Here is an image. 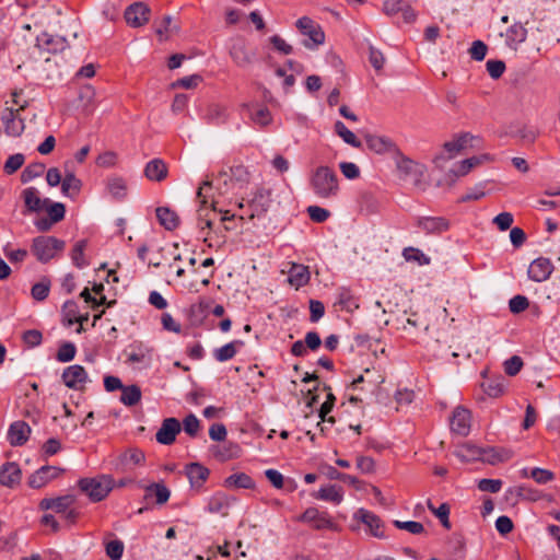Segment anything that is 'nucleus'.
<instances>
[{
    "mask_svg": "<svg viewBox=\"0 0 560 560\" xmlns=\"http://www.w3.org/2000/svg\"><path fill=\"white\" fill-rule=\"evenodd\" d=\"M62 472V468L56 466H43L30 477L28 485L34 489H39L46 486L49 481L59 477Z\"/></svg>",
    "mask_w": 560,
    "mask_h": 560,
    "instance_id": "ddd939ff",
    "label": "nucleus"
},
{
    "mask_svg": "<svg viewBox=\"0 0 560 560\" xmlns=\"http://www.w3.org/2000/svg\"><path fill=\"white\" fill-rule=\"evenodd\" d=\"M544 498L545 495L541 491L526 485L510 487L504 493L505 501L512 504H516L520 500L536 502Z\"/></svg>",
    "mask_w": 560,
    "mask_h": 560,
    "instance_id": "0eeeda50",
    "label": "nucleus"
},
{
    "mask_svg": "<svg viewBox=\"0 0 560 560\" xmlns=\"http://www.w3.org/2000/svg\"><path fill=\"white\" fill-rule=\"evenodd\" d=\"M553 270V266L551 261L547 258L539 257L532 261V264L528 267V277L536 281V282H542L546 281L551 272Z\"/></svg>",
    "mask_w": 560,
    "mask_h": 560,
    "instance_id": "2eb2a0df",
    "label": "nucleus"
},
{
    "mask_svg": "<svg viewBox=\"0 0 560 560\" xmlns=\"http://www.w3.org/2000/svg\"><path fill=\"white\" fill-rule=\"evenodd\" d=\"M270 191L265 189H259L255 194L254 198L250 200L249 207L252 208V213L249 218L253 219L256 215H260L267 212L270 206Z\"/></svg>",
    "mask_w": 560,
    "mask_h": 560,
    "instance_id": "5701e85b",
    "label": "nucleus"
},
{
    "mask_svg": "<svg viewBox=\"0 0 560 560\" xmlns=\"http://www.w3.org/2000/svg\"><path fill=\"white\" fill-rule=\"evenodd\" d=\"M212 184L213 182L211 179H206L201 183L197 190V199L200 203L197 210V220L201 230L212 228L213 217L217 212L222 213V222L230 221L235 217L234 213L230 214V211L218 210L217 206L219 201L214 196L209 195V191L212 189Z\"/></svg>",
    "mask_w": 560,
    "mask_h": 560,
    "instance_id": "f257e3e1",
    "label": "nucleus"
},
{
    "mask_svg": "<svg viewBox=\"0 0 560 560\" xmlns=\"http://www.w3.org/2000/svg\"><path fill=\"white\" fill-rule=\"evenodd\" d=\"M145 498L155 497V502L160 505L166 503L171 497V491L163 483H151L144 488Z\"/></svg>",
    "mask_w": 560,
    "mask_h": 560,
    "instance_id": "58836bf2",
    "label": "nucleus"
},
{
    "mask_svg": "<svg viewBox=\"0 0 560 560\" xmlns=\"http://www.w3.org/2000/svg\"><path fill=\"white\" fill-rule=\"evenodd\" d=\"M180 430V422L176 418H166L158 430L155 439L162 445H171L175 442Z\"/></svg>",
    "mask_w": 560,
    "mask_h": 560,
    "instance_id": "9b49d317",
    "label": "nucleus"
},
{
    "mask_svg": "<svg viewBox=\"0 0 560 560\" xmlns=\"http://www.w3.org/2000/svg\"><path fill=\"white\" fill-rule=\"evenodd\" d=\"M231 177L232 188H237L241 192L244 190L249 183V172L243 165H235L225 168Z\"/></svg>",
    "mask_w": 560,
    "mask_h": 560,
    "instance_id": "bb28decb",
    "label": "nucleus"
},
{
    "mask_svg": "<svg viewBox=\"0 0 560 560\" xmlns=\"http://www.w3.org/2000/svg\"><path fill=\"white\" fill-rule=\"evenodd\" d=\"M225 487L228 488H241V489H252L255 483L254 480L244 472L233 474L229 476L224 481Z\"/></svg>",
    "mask_w": 560,
    "mask_h": 560,
    "instance_id": "ea45409f",
    "label": "nucleus"
},
{
    "mask_svg": "<svg viewBox=\"0 0 560 560\" xmlns=\"http://www.w3.org/2000/svg\"><path fill=\"white\" fill-rule=\"evenodd\" d=\"M21 480V469L15 463H8L0 469V483L5 487H13Z\"/></svg>",
    "mask_w": 560,
    "mask_h": 560,
    "instance_id": "7c9ffc66",
    "label": "nucleus"
},
{
    "mask_svg": "<svg viewBox=\"0 0 560 560\" xmlns=\"http://www.w3.org/2000/svg\"><path fill=\"white\" fill-rule=\"evenodd\" d=\"M141 399V389L137 385L124 386L120 401L126 406H135Z\"/></svg>",
    "mask_w": 560,
    "mask_h": 560,
    "instance_id": "c03bdc74",
    "label": "nucleus"
},
{
    "mask_svg": "<svg viewBox=\"0 0 560 560\" xmlns=\"http://www.w3.org/2000/svg\"><path fill=\"white\" fill-rule=\"evenodd\" d=\"M475 139L474 136L469 133H463L457 138L444 143V151L446 155L441 154L435 158V163L439 164L441 161H447L455 158L463 150H465L468 145H471L470 142Z\"/></svg>",
    "mask_w": 560,
    "mask_h": 560,
    "instance_id": "9d476101",
    "label": "nucleus"
},
{
    "mask_svg": "<svg viewBox=\"0 0 560 560\" xmlns=\"http://www.w3.org/2000/svg\"><path fill=\"white\" fill-rule=\"evenodd\" d=\"M513 457V452L503 447H489L483 448V454L481 456V460L488 463L490 465H497L499 463H504L510 460Z\"/></svg>",
    "mask_w": 560,
    "mask_h": 560,
    "instance_id": "393cba45",
    "label": "nucleus"
},
{
    "mask_svg": "<svg viewBox=\"0 0 560 560\" xmlns=\"http://www.w3.org/2000/svg\"><path fill=\"white\" fill-rule=\"evenodd\" d=\"M21 196L30 212H39L49 203V199L40 198L39 191L35 187L25 188Z\"/></svg>",
    "mask_w": 560,
    "mask_h": 560,
    "instance_id": "aec40b11",
    "label": "nucleus"
},
{
    "mask_svg": "<svg viewBox=\"0 0 560 560\" xmlns=\"http://www.w3.org/2000/svg\"><path fill=\"white\" fill-rule=\"evenodd\" d=\"M402 256L407 261H415L420 266L430 264V258L425 256L420 249L415 247L405 248Z\"/></svg>",
    "mask_w": 560,
    "mask_h": 560,
    "instance_id": "3c124183",
    "label": "nucleus"
},
{
    "mask_svg": "<svg viewBox=\"0 0 560 560\" xmlns=\"http://www.w3.org/2000/svg\"><path fill=\"white\" fill-rule=\"evenodd\" d=\"M244 342L242 340H234L224 345L221 348L214 350V358L219 362H224L232 359L236 352L237 348L242 347Z\"/></svg>",
    "mask_w": 560,
    "mask_h": 560,
    "instance_id": "a19ab883",
    "label": "nucleus"
},
{
    "mask_svg": "<svg viewBox=\"0 0 560 560\" xmlns=\"http://www.w3.org/2000/svg\"><path fill=\"white\" fill-rule=\"evenodd\" d=\"M489 154H482L479 156H472L462 161L455 170L452 172L455 176H464L468 174L475 166L482 164L485 161H490Z\"/></svg>",
    "mask_w": 560,
    "mask_h": 560,
    "instance_id": "f704fd0d",
    "label": "nucleus"
},
{
    "mask_svg": "<svg viewBox=\"0 0 560 560\" xmlns=\"http://www.w3.org/2000/svg\"><path fill=\"white\" fill-rule=\"evenodd\" d=\"M107 192L117 200H122L127 196L128 186L125 178L113 175L106 179Z\"/></svg>",
    "mask_w": 560,
    "mask_h": 560,
    "instance_id": "c756f323",
    "label": "nucleus"
},
{
    "mask_svg": "<svg viewBox=\"0 0 560 560\" xmlns=\"http://www.w3.org/2000/svg\"><path fill=\"white\" fill-rule=\"evenodd\" d=\"M168 168L166 163L161 159H153L147 163L144 175L149 180L162 182L167 177Z\"/></svg>",
    "mask_w": 560,
    "mask_h": 560,
    "instance_id": "412c9836",
    "label": "nucleus"
},
{
    "mask_svg": "<svg viewBox=\"0 0 560 560\" xmlns=\"http://www.w3.org/2000/svg\"><path fill=\"white\" fill-rule=\"evenodd\" d=\"M226 108L220 104H212L207 112V118L213 122H223L226 120Z\"/></svg>",
    "mask_w": 560,
    "mask_h": 560,
    "instance_id": "864d4df0",
    "label": "nucleus"
},
{
    "mask_svg": "<svg viewBox=\"0 0 560 560\" xmlns=\"http://www.w3.org/2000/svg\"><path fill=\"white\" fill-rule=\"evenodd\" d=\"M118 163V154L114 151H105L96 159V164L104 168H110Z\"/></svg>",
    "mask_w": 560,
    "mask_h": 560,
    "instance_id": "bf43d9fd",
    "label": "nucleus"
},
{
    "mask_svg": "<svg viewBox=\"0 0 560 560\" xmlns=\"http://www.w3.org/2000/svg\"><path fill=\"white\" fill-rule=\"evenodd\" d=\"M296 27L300 33L304 36H307L308 39L303 42V45L313 49L325 42V34L318 23L313 21L308 16H302L296 21Z\"/></svg>",
    "mask_w": 560,
    "mask_h": 560,
    "instance_id": "423d86ee",
    "label": "nucleus"
},
{
    "mask_svg": "<svg viewBox=\"0 0 560 560\" xmlns=\"http://www.w3.org/2000/svg\"><path fill=\"white\" fill-rule=\"evenodd\" d=\"M49 289H50V282L47 280H43L40 282L35 283L32 287V291H31L33 299H35L37 301L45 300L48 296Z\"/></svg>",
    "mask_w": 560,
    "mask_h": 560,
    "instance_id": "338daca9",
    "label": "nucleus"
},
{
    "mask_svg": "<svg viewBox=\"0 0 560 560\" xmlns=\"http://www.w3.org/2000/svg\"><path fill=\"white\" fill-rule=\"evenodd\" d=\"M25 158L22 153H16L8 158L4 163L3 170L7 174L15 173L24 164Z\"/></svg>",
    "mask_w": 560,
    "mask_h": 560,
    "instance_id": "13d9d810",
    "label": "nucleus"
},
{
    "mask_svg": "<svg viewBox=\"0 0 560 560\" xmlns=\"http://www.w3.org/2000/svg\"><path fill=\"white\" fill-rule=\"evenodd\" d=\"M124 548V542L119 539L110 540L105 545L106 555L112 560H120Z\"/></svg>",
    "mask_w": 560,
    "mask_h": 560,
    "instance_id": "6e6d98bb",
    "label": "nucleus"
},
{
    "mask_svg": "<svg viewBox=\"0 0 560 560\" xmlns=\"http://www.w3.org/2000/svg\"><path fill=\"white\" fill-rule=\"evenodd\" d=\"M527 31L521 23L511 25L505 33V43L512 48L516 49L517 45L526 39Z\"/></svg>",
    "mask_w": 560,
    "mask_h": 560,
    "instance_id": "72a5a7b5",
    "label": "nucleus"
},
{
    "mask_svg": "<svg viewBox=\"0 0 560 560\" xmlns=\"http://www.w3.org/2000/svg\"><path fill=\"white\" fill-rule=\"evenodd\" d=\"M306 212L311 220L317 223H323L330 217V212L319 206H310Z\"/></svg>",
    "mask_w": 560,
    "mask_h": 560,
    "instance_id": "052dcab7",
    "label": "nucleus"
},
{
    "mask_svg": "<svg viewBox=\"0 0 560 560\" xmlns=\"http://www.w3.org/2000/svg\"><path fill=\"white\" fill-rule=\"evenodd\" d=\"M144 460V454L140 450L131 448L119 455L115 463L116 470H125L130 465H140Z\"/></svg>",
    "mask_w": 560,
    "mask_h": 560,
    "instance_id": "cd10ccee",
    "label": "nucleus"
},
{
    "mask_svg": "<svg viewBox=\"0 0 560 560\" xmlns=\"http://www.w3.org/2000/svg\"><path fill=\"white\" fill-rule=\"evenodd\" d=\"M151 10L144 2H135L125 10L126 23L131 27H141L150 20Z\"/></svg>",
    "mask_w": 560,
    "mask_h": 560,
    "instance_id": "1a4fd4ad",
    "label": "nucleus"
},
{
    "mask_svg": "<svg viewBox=\"0 0 560 560\" xmlns=\"http://www.w3.org/2000/svg\"><path fill=\"white\" fill-rule=\"evenodd\" d=\"M233 499L223 492H218L209 498L206 510L211 514H220L225 517L229 515V510Z\"/></svg>",
    "mask_w": 560,
    "mask_h": 560,
    "instance_id": "a211bd4d",
    "label": "nucleus"
},
{
    "mask_svg": "<svg viewBox=\"0 0 560 560\" xmlns=\"http://www.w3.org/2000/svg\"><path fill=\"white\" fill-rule=\"evenodd\" d=\"M217 191L219 196H228L230 194L238 195L237 188H232V182L229 172L222 168L217 177Z\"/></svg>",
    "mask_w": 560,
    "mask_h": 560,
    "instance_id": "4c0bfd02",
    "label": "nucleus"
},
{
    "mask_svg": "<svg viewBox=\"0 0 560 560\" xmlns=\"http://www.w3.org/2000/svg\"><path fill=\"white\" fill-rule=\"evenodd\" d=\"M314 497L318 500L329 501L336 504H339L343 499L341 488L336 485L320 488Z\"/></svg>",
    "mask_w": 560,
    "mask_h": 560,
    "instance_id": "c9c22d12",
    "label": "nucleus"
},
{
    "mask_svg": "<svg viewBox=\"0 0 560 560\" xmlns=\"http://www.w3.org/2000/svg\"><path fill=\"white\" fill-rule=\"evenodd\" d=\"M471 428V413L464 407H457L451 418V429L454 433L466 436Z\"/></svg>",
    "mask_w": 560,
    "mask_h": 560,
    "instance_id": "f8f14e48",
    "label": "nucleus"
},
{
    "mask_svg": "<svg viewBox=\"0 0 560 560\" xmlns=\"http://www.w3.org/2000/svg\"><path fill=\"white\" fill-rule=\"evenodd\" d=\"M177 31L178 27L176 25H172V16L166 15L163 18L160 26L156 28V35L159 36L160 40H166Z\"/></svg>",
    "mask_w": 560,
    "mask_h": 560,
    "instance_id": "8fccbe9b",
    "label": "nucleus"
},
{
    "mask_svg": "<svg viewBox=\"0 0 560 560\" xmlns=\"http://www.w3.org/2000/svg\"><path fill=\"white\" fill-rule=\"evenodd\" d=\"M155 212L160 224L166 230L173 231L179 225V217L174 210L167 207H159Z\"/></svg>",
    "mask_w": 560,
    "mask_h": 560,
    "instance_id": "473e14b6",
    "label": "nucleus"
},
{
    "mask_svg": "<svg viewBox=\"0 0 560 560\" xmlns=\"http://www.w3.org/2000/svg\"><path fill=\"white\" fill-rule=\"evenodd\" d=\"M243 108L247 110L250 120L260 127H266L272 121L271 113L267 107L244 104Z\"/></svg>",
    "mask_w": 560,
    "mask_h": 560,
    "instance_id": "a878e982",
    "label": "nucleus"
},
{
    "mask_svg": "<svg viewBox=\"0 0 560 560\" xmlns=\"http://www.w3.org/2000/svg\"><path fill=\"white\" fill-rule=\"evenodd\" d=\"M530 478L539 485H546L555 479V474L551 470L535 467L530 470Z\"/></svg>",
    "mask_w": 560,
    "mask_h": 560,
    "instance_id": "4d7b16f0",
    "label": "nucleus"
},
{
    "mask_svg": "<svg viewBox=\"0 0 560 560\" xmlns=\"http://www.w3.org/2000/svg\"><path fill=\"white\" fill-rule=\"evenodd\" d=\"M86 241L81 240L77 242L71 250V259L78 268H82L86 265L84 259V250L86 248Z\"/></svg>",
    "mask_w": 560,
    "mask_h": 560,
    "instance_id": "603ef678",
    "label": "nucleus"
},
{
    "mask_svg": "<svg viewBox=\"0 0 560 560\" xmlns=\"http://www.w3.org/2000/svg\"><path fill=\"white\" fill-rule=\"evenodd\" d=\"M78 485L93 502H100L113 490L115 480L110 475H100L94 478H82Z\"/></svg>",
    "mask_w": 560,
    "mask_h": 560,
    "instance_id": "7ed1b4c3",
    "label": "nucleus"
},
{
    "mask_svg": "<svg viewBox=\"0 0 560 560\" xmlns=\"http://www.w3.org/2000/svg\"><path fill=\"white\" fill-rule=\"evenodd\" d=\"M483 448L470 443L460 445L456 451V456L463 462L481 460Z\"/></svg>",
    "mask_w": 560,
    "mask_h": 560,
    "instance_id": "e433bc0d",
    "label": "nucleus"
},
{
    "mask_svg": "<svg viewBox=\"0 0 560 560\" xmlns=\"http://www.w3.org/2000/svg\"><path fill=\"white\" fill-rule=\"evenodd\" d=\"M310 187L320 200L337 198L340 189L336 172L326 165H320L311 173Z\"/></svg>",
    "mask_w": 560,
    "mask_h": 560,
    "instance_id": "f03ea898",
    "label": "nucleus"
},
{
    "mask_svg": "<svg viewBox=\"0 0 560 560\" xmlns=\"http://www.w3.org/2000/svg\"><path fill=\"white\" fill-rule=\"evenodd\" d=\"M503 365L504 372L509 376H515L523 368V360L518 355H513L510 359L505 360Z\"/></svg>",
    "mask_w": 560,
    "mask_h": 560,
    "instance_id": "0e129e2a",
    "label": "nucleus"
},
{
    "mask_svg": "<svg viewBox=\"0 0 560 560\" xmlns=\"http://www.w3.org/2000/svg\"><path fill=\"white\" fill-rule=\"evenodd\" d=\"M398 170L413 184H419L425 173V166L410 159H401L398 162Z\"/></svg>",
    "mask_w": 560,
    "mask_h": 560,
    "instance_id": "f3484780",
    "label": "nucleus"
},
{
    "mask_svg": "<svg viewBox=\"0 0 560 560\" xmlns=\"http://www.w3.org/2000/svg\"><path fill=\"white\" fill-rule=\"evenodd\" d=\"M419 228L427 233H442L448 230L450 223L442 217H423L417 221Z\"/></svg>",
    "mask_w": 560,
    "mask_h": 560,
    "instance_id": "4be33fe9",
    "label": "nucleus"
},
{
    "mask_svg": "<svg viewBox=\"0 0 560 560\" xmlns=\"http://www.w3.org/2000/svg\"><path fill=\"white\" fill-rule=\"evenodd\" d=\"M44 209H46V211L49 215V219L54 223H57L65 218L66 207L61 202H54V203L49 202Z\"/></svg>",
    "mask_w": 560,
    "mask_h": 560,
    "instance_id": "5fc2aeb1",
    "label": "nucleus"
},
{
    "mask_svg": "<svg viewBox=\"0 0 560 560\" xmlns=\"http://www.w3.org/2000/svg\"><path fill=\"white\" fill-rule=\"evenodd\" d=\"M45 171V165L43 163H32L26 166L21 173V182L26 184L34 178H37L43 175Z\"/></svg>",
    "mask_w": 560,
    "mask_h": 560,
    "instance_id": "09e8293b",
    "label": "nucleus"
},
{
    "mask_svg": "<svg viewBox=\"0 0 560 560\" xmlns=\"http://www.w3.org/2000/svg\"><path fill=\"white\" fill-rule=\"evenodd\" d=\"M230 56L238 67L245 68L253 63L255 55L248 51L242 42H238L232 45Z\"/></svg>",
    "mask_w": 560,
    "mask_h": 560,
    "instance_id": "b1692460",
    "label": "nucleus"
},
{
    "mask_svg": "<svg viewBox=\"0 0 560 560\" xmlns=\"http://www.w3.org/2000/svg\"><path fill=\"white\" fill-rule=\"evenodd\" d=\"M65 242L54 236H37L32 242V253L40 262H48L65 249Z\"/></svg>",
    "mask_w": 560,
    "mask_h": 560,
    "instance_id": "20e7f679",
    "label": "nucleus"
},
{
    "mask_svg": "<svg viewBox=\"0 0 560 560\" xmlns=\"http://www.w3.org/2000/svg\"><path fill=\"white\" fill-rule=\"evenodd\" d=\"M74 503V495L66 494L54 499L45 498L40 501L39 508L42 510H52L60 514L65 521L72 524L78 517V511L73 509Z\"/></svg>",
    "mask_w": 560,
    "mask_h": 560,
    "instance_id": "39448f33",
    "label": "nucleus"
},
{
    "mask_svg": "<svg viewBox=\"0 0 560 560\" xmlns=\"http://www.w3.org/2000/svg\"><path fill=\"white\" fill-rule=\"evenodd\" d=\"M483 392L493 398L500 397L505 392V382L502 376L490 380L482 384Z\"/></svg>",
    "mask_w": 560,
    "mask_h": 560,
    "instance_id": "37998d69",
    "label": "nucleus"
},
{
    "mask_svg": "<svg viewBox=\"0 0 560 560\" xmlns=\"http://www.w3.org/2000/svg\"><path fill=\"white\" fill-rule=\"evenodd\" d=\"M31 428L25 421H15L10 425L8 440L12 446L23 445L30 438Z\"/></svg>",
    "mask_w": 560,
    "mask_h": 560,
    "instance_id": "6ab92c4d",
    "label": "nucleus"
},
{
    "mask_svg": "<svg viewBox=\"0 0 560 560\" xmlns=\"http://www.w3.org/2000/svg\"><path fill=\"white\" fill-rule=\"evenodd\" d=\"M365 142L368 148L376 153L387 152L393 147V143L388 139L373 135H366Z\"/></svg>",
    "mask_w": 560,
    "mask_h": 560,
    "instance_id": "79ce46f5",
    "label": "nucleus"
},
{
    "mask_svg": "<svg viewBox=\"0 0 560 560\" xmlns=\"http://www.w3.org/2000/svg\"><path fill=\"white\" fill-rule=\"evenodd\" d=\"M202 81V78L199 74H192L189 77L182 78L172 83V88H183V89H195Z\"/></svg>",
    "mask_w": 560,
    "mask_h": 560,
    "instance_id": "69168bd1",
    "label": "nucleus"
},
{
    "mask_svg": "<svg viewBox=\"0 0 560 560\" xmlns=\"http://www.w3.org/2000/svg\"><path fill=\"white\" fill-rule=\"evenodd\" d=\"M81 180L78 179L73 173L66 174L63 179H61V190L66 196L78 194L81 189Z\"/></svg>",
    "mask_w": 560,
    "mask_h": 560,
    "instance_id": "49530a36",
    "label": "nucleus"
},
{
    "mask_svg": "<svg viewBox=\"0 0 560 560\" xmlns=\"http://www.w3.org/2000/svg\"><path fill=\"white\" fill-rule=\"evenodd\" d=\"M479 352H480V350L478 347V342L475 340V338H469L458 345L457 351L453 352V357L457 358L459 355H463V357L469 359L472 353L478 354Z\"/></svg>",
    "mask_w": 560,
    "mask_h": 560,
    "instance_id": "de8ad7c7",
    "label": "nucleus"
},
{
    "mask_svg": "<svg viewBox=\"0 0 560 560\" xmlns=\"http://www.w3.org/2000/svg\"><path fill=\"white\" fill-rule=\"evenodd\" d=\"M529 305L528 299L524 295H515L509 302L510 311L513 314L524 312Z\"/></svg>",
    "mask_w": 560,
    "mask_h": 560,
    "instance_id": "774afa93",
    "label": "nucleus"
},
{
    "mask_svg": "<svg viewBox=\"0 0 560 560\" xmlns=\"http://www.w3.org/2000/svg\"><path fill=\"white\" fill-rule=\"evenodd\" d=\"M186 475L192 488H200L207 480L209 470L198 463H192L186 467Z\"/></svg>",
    "mask_w": 560,
    "mask_h": 560,
    "instance_id": "2f4dec72",
    "label": "nucleus"
},
{
    "mask_svg": "<svg viewBox=\"0 0 560 560\" xmlns=\"http://www.w3.org/2000/svg\"><path fill=\"white\" fill-rule=\"evenodd\" d=\"M288 281L292 287L296 289L305 285L310 281L308 267L301 264H292L289 269Z\"/></svg>",
    "mask_w": 560,
    "mask_h": 560,
    "instance_id": "c85d7f7f",
    "label": "nucleus"
},
{
    "mask_svg": "<svg viewBox=\"0 0 560 560\" xmlns=\"http://www.w3.org/2000/svg\"><path fill=\"white\" fill-rule=\"evenodd\" d=\"M184 431L191 438L196 436L200 429V421L198 418L190 413L186 416L183 420Z\"/></svg>",
    "mask_w": 560,
    "mask_h": 560,
    "instance_id": "680f3d73",
    "label": "nucleus"
},
{
    "mask_svg": "<svg viewBox=\"0 0 560 560\" xmlns=\"http://www.w3.org/2000/svg\"><path fill=\"white\" fill-rule=\"evenodd\" d=\"M24 105H21L20 108L13 109L12 107H7L1 114V121L4 125V131L10 137H19L24 131L25 125L23 119L19 117L20 110L24 109Z\"/></svg>",
    "mask_w": 560,
    "mask_h": 560,
    "instance_id": "6e6552de",
    "label": "nucleus"
},
{
    "mask_svg": "<svg viewBox=\"0 0 560 560\" xmlns=\"http://www.w3.org/2000/svg\"><path fill=\"white\" fill-rule=\"evenodd\" d=\"M335 132L347 143L354 148L361 147V141L355 135L349 130L342 121H336L334 126Z\"/></svg>",
    "mask_w": 560,
    "mask_h": 560,
    "instance_id": "a18cd8bd",
    "label": "nucleus"
},
{
    "mask_svg": "<svg viewBox=\"0 0 560 560\" xmlns=\"http://www.w3.org/2000/svg\"><path fill=\"white\" fill-rule=\"evenodd\" d=\"M77 349L71 342H65L60 346L57 352V360L60 362H69L73 360Z\"/></svg>",
    "mask_w": 560,
    "mask_h": 560,
    "instance_id": "e2e57ef3",
    "label": "nucleus"
},
{
    "mask_svg": "<svg viewBox=\"0 0 560 560\" xmlns=\"http://www.w3.org/2000/svg\"><path fill=\"white\" fill-rule=\"evenodd\" d=\"M354 517L362 522L369 528L370 534L374 537L381 538L384 536L383 523L374 513L365 509H359L355 512Z\"/></svg>",
    "mask_w": 560,
    "mask_h": 560,
    "instance_id": "dca6fc26",
    "label": "nucleus"
},
{
    "mask_svg": "<svg viewBox=\"0 0 560 560\" xmlns=\"http://www.w3.org/2000/svg\"><path fill=\"white\" fill-rule=\"evenodd\" d=\"M61 377L67 387L80 389L88 381V373L83 366L74 364L66 368Z\"/></svg>",
    "mask_w": 560,
    "mask_h": 560,
    "instance_id": "4468645a",
    "label": "nucleus"
}]
</instances>
